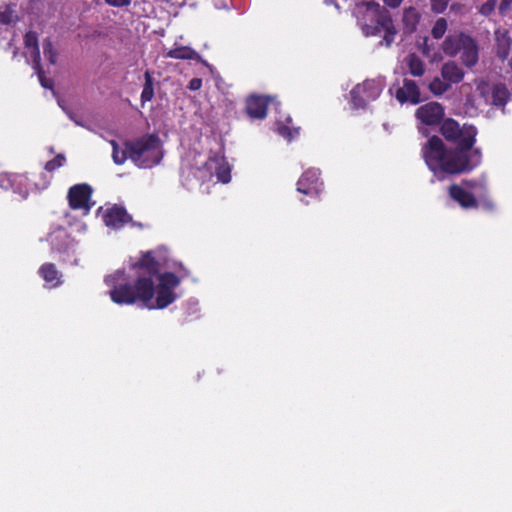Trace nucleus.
Here are the masks:
<instances>
[{
    "label": "nucleus",
    "instance_id": "44",
    "mask_svg": "<svg viewBox=\"0 0 512 512\" xmlns=\"http://www.w3.org/2000/svg\"><path fill=\"white\" fill-rule=\"evenodd\" d=\"M423 54L428 55V54H429V52H428L426 49H424V50H423Z\"/></svg>",
    "mask_w": 512,
    "mask_h": 512
},
{
    "label": "nucleus",
    "instance_id": "19",
    "mask_svg": "<svg viewBox=\"0 0 512 512\" xmlns=\"http://www.w3.org/2000/svg\"><path fill=\"white\" fill-rule=\"evenodd\" d=\"M466 36L464 33L447 36L443 42L444 53L451 57L456 56L461 51Z\"/></svg>",
    "mask_w": 512,
    "mask_h": 512
},
{
    "label": "nucleus",
    "instance_id": "28",
    "mask_svg": "<svg viewBox=\"0 0 512 512\" xmlns=\"http://www.w3.org/2000/svg\"><path fill=\"white\" fill-rule=\"evenodd\" d=\"M33 68L35 69L39 82L43 88L53 89L54 81L51 78L46 77L44 70L42 69L41 63L38 60L33 61Z\"/></svg>",
    "mask_w": 512,
    "mask_h": 512
},
{
    "label": "nucleus",
    "instance_id": "27",
    "mask_svg": "<svg viewBox=\"0 0 512 512\" xmlns=\"http://www.w3.org/2000/svg\"><path fill=\"white\" fill-rule=\"evenodd\" d=\"M110 144L113 148L112 158L115 164L122 165L127 159H130V154L127 152V147L124 146V149L121 150L115 140H111Z\"/></svg>",
    "mask_w": 512,
    "mask_h": 512
},
{
    "label": "nucleus",
    "instance_id": "35",
    "mask_svg": "<svg viewBox=\"0 0 512 512\" xmlns=\"http://www.w3.org/2000/svg\"><path fill=\"white\" fill-rule=\"evenodd\" d=\"M278 132L280 135L287 139H292L295 135L299 134V128L294 129V133L292 132L291 128L286 125H282L278 128Z\"/></svg>",
    "mask_w": 512,
    "mask_h": 512
},
{
    "label": "nucleus",
    "instance_id": "15",
    "mask_svg": "<svg viewBox=\"0 0 512 512\" xmlns=\"http://www.w3.org/2000/svg\"><path fill=\"white\" fill-rule=\"evenodd\" d=\"M448 192L450 198L464 209L477 208L479 206V202L475 196L471 192L466 191L460 185L452 184L449 187Z\"/></svg>",
    "mask_w": 512,
    "mask_h": 512
},
{
    "label": "nucleus",
    "instance_id": "2",
    "mask_svg": "<svg viewBox=\"0 0 512 512\" xmlns=\"http://www.w3.org/2000/svg\"><path fill=\"white\" fill-rule=\"evenodd\" d=\"M155 286L151 277L139 276L134 283L117 282L109 292L111 300L119 305H132L141 302L149 309H164L177 298L174 292L181 282L172 272H164L157 277Z\"/></svg>",
    "mask_w": 512,
    "mask_h": 512
},
{
    "label": "nucleus",
    "instance_id": "38",
    "mask_svg": "<svg viewBox=\"0 0 512 512\" xmlns=\"http://www.w3.org/2000/svg\"><path fill=\"white\" fill-rule=\"evenodd\" d=\"M201 87H202V79L201 78H192L189 81L188 89H190L191 91H197V90L201 89Z\"/></svg>",
    "mask_w": 512,
    "mask_h": 512
},
{
    "label": "nucleus",
    "instance_id": "32",
    "mask_svg": "<svg viewBox=\"0 0 512 512\" xmlns=\"http://www.w3.org/2000/svg\"><path fill=\"white\" fill-rule=\"evenodd\" d=\"M66 161V158L63 154H57L53 159L49 160L45 164V170L48 172H53L54 170L62 167Z\"/></svg>",
    "mask_w": 512,
    "mask_h": 512
},
{
    "label": "nucleus",
    "instance_id": "1",
    "mask_svg": "<svg viewBox=\"0 0 512 512\" xmlns=\"http://www.w3.org/2000/svg\"><path fill=\"white\" fill-rule=\"evenodd\" d=\"M440 133L455 147H448L439 136L433 135L421 148V155L435 176L470 172L481 164V149L474 148L478 134L474 125L460 126L455 119L446 118L440 124Z\"/></svg>",
    "mask_w": 512,
    "mask_h": 512
},
{
    "label": "nucleus",
    "instance_id": "39",
    "mask_svg": "<svg viewBox=\"0 0 512 512\" xmlns=\"http://www.w3.org/2000/svg\"><path fill=\"white\" fill-rule=\"evenodd\" d=\"M486 211L492 212L495 210V204L492 200L486 199L479 204Z\"/></svg>",
    "mask_w": 512,
    "mask_h": 512
},
{
    "label": "nucleus",
    "instance_id": "36",
    "mask_svg": "<svg viewBox=\"0 0 512 512\" xmlns=\"http://www.w3.org/2000/svg\"><path fill=\"white\" fill-rule=\"evenodd\" d=\"M498 9L500 15L506 16L512 9V0H501Z\"/></svg>",
    "mask_w": 512,
    "mask_h": 512
},
{
    "label": "nucleus",
    "instance_id": "17",
    "mask_svg": "<svg viewBox=\"0 0 512 512\" xmlns=\"http://www.w3.org/2000/svg\"><path fill=\"white\" fill-rule=\"evenodd\" d=\"M440 73L441 77L449 82L451 86L460 83L465 76L464 70L455 61L445 62Z\"/></svg>",
    "mask_w": 512,
    "mask_h": 512
},
{
    "label": "nucleus",
    "instance_id": "21",
    "mask_svg": "<svg viewBox=\"0 0 512 512\" xmlns=\"http://www.w3.org/2000/svg\"><path fill=\"white\" fill-rule=\"evenodd\" d=\"M492 104L497 107H504L510 97V92L506 85L497 83L492 88Z\"/></svg>",
    "mask_w": 512,
    "mask_h": 512
},
{
    "label": "nucleus",
    "instance_id": "13",
    "mask_svg": "<svg viewBox=\"0 0 512 512\" xmlns=\"http://www.w3.org/2000/svg\"><path fill=\"white\" fill-rule=\"evenodd\" d=\"M421 93L414 80L404 79L403 86L396 91V99L400 103L410 102L418 104L421 101Z\"/></svg>",
    "mask_w": 512,
    "mask_h": 512
},
{
    "label": "nucleus",
    "instance_id": "43",
    "mask_svg": "<svg viewBox=\"0 0 512 512\" xmlns=\"http://www.w3.org/2000/svg\"><path fill=\"white\" fill-rule=\"evenodd\" d=\"M463 183L472 186V184L469 181H463Z\"/></svg>",
    "mask_w": 512,
    "mask_h": 512
},
{
    "label": "nucleus",
    "instance_id": "5",
    "mask_svg": "<svg viewBox=\"0 0 512 512\" xmlns=\"http://www.w3.org/2000/svg\"><path fill=\"white\" fill-rule=\"evenodd\" d=\"M92 193L93 189L87 183L71 186L67 193L69 207L72 210H82L84 215H87L93 206V202H91Z\"/></svg>",
    "mask_w": 512,
    "mask_h": 512
},
{
    "label": "nucleus",
    "instance_id": "25",
    "mask_svg": "<svg viewBox=\"0 0 512 512\" xmlns=\"http://www.w3.org/2000/svg\"><path fill=\"white\" fill-rule=\"evenodd\" d=\"M428 88L434 96H442L444 93L451 89V85L442 77H435L429 83Z\"/></svg>",
    "mask_w": 512,
    "mask_h": 512
},
{
    "label": "nucleus",
    "instance_id": "37",
    "mask_svg": "<svg viewBox=\"0 0 512 512\" xmlns=\"http://www.w3.org/2000/svg\"><path fill=\"white\" fill-rule=\"evenodd\" d=\"M132 0H105V3L112 7H126L131 4Z\"/></svg>",
    "mask_w": 512,
    "mask_h": 512
},
{
    "label": "nucleus",
    "instance_id": "20",
    "mask_svg": "<svg viewBox=\"0 0 512 512\" xmlns=\"http://www.w3.org/2000/svg\"><path fill=\"white\" fill-rule=\"evenodd\" d=\"M166 58L178 59V60H199L200 55L194 49L189 46H178L170 49L164 54Z\"/></svg>",
    "mask_w": 512,
    "mask_h": 512
},
{
    "label": "nucleus",
    "instance_id": "22",
    "mask_svg": "<svg viewBox=\"0 0 512 512\" xmlns=\"http://www.w3.org/2000/svg\"><path fill=\"white\" fill-rule=\"evenodd\" d=\"M405 63L409 69V73L414 77H421L425 73V65L421 58L415 54L410 53L405 58Z\"/></svg>",
    "mask_w": 512,
    "mask_h": 512
},
{
    "label": "nucleus",
    "instance_id": "33",
    "mask_svg": "<svg viewBox=\"0 0 512 512\" xmlns=\"http://www.w3.org/2000/svg\"><path fill=\"white\" fill-rule=\"evenodd\" d=\"M497 0H488L479 7V13L485 17H489L495 10Z\"/></svg>",
    "mask_w": 512,
    "mask_h": 512
},
{
    "label": "nucleus",
    "instance_id": "7",
    "mask_svg": "<svg viewBox=\"0 0 512 512\" xmlns=\"http://www.w3.org/2000/svg\"><path fill=\"white\" fill-rule=\"evenodd\" d=\"M415 116L426 126H437L444 120L445 110L441 103L432 101L418 107Z\"/></svg>",
    "mask_w": 512,
    "mask_h": 512
},
{
    "label": "nucleus",
    "instance_id": "18",
    "mask_svg": "<svg viewBox=\"0 0 512 512\" xmlns=\"http://www.w3.org/2000/svg\"><path fill=\"white\" fill-rule=\"evenodd\" d=\"M39 274L51 288L58 287L62 284V274L53 263L42 264L39 268Z\"/></svg>",
    "mask_w": 512,
    "mask_h": 512
},
{
    "label": "nucleus",
    "instance_id": "14",
    "mask_svg": "<svg viewBox=\"0 0 512 512\" xmlns=\"http://www.w3.org/2000/svg\"><path fill=\"white\" fill-rule=\"evenodd\" d=\"M494 40L496 56L501 61H505L509 56L512 45V39L510 37L509 31L502 27L495 29Z\"/></svg>",
    "mask_w": 512,
    "mask_h": 512
},
{
    "label": "nucleus",
    "instance_id": "26",
    "mask_svg": "<svg viewBox=\"0 0 512 512\" xmlns=\"http://www.w3.org/2000/svg\"><path fill=\"white\" fill-rule=\"evenodd\" d=\"M24 44L27 48L33 49V61L38 60L40 61V50L38 45V35L34 31H28L24 36Z\"/></svg>",
    "mask_w": 512,
    "mask_h": 512
},
{
    "label": "nucleus",
    "instance_id": "11",
    "mask_svg": "<svg viewBox=\"0 0 512 512\" xmlns=\"http://www.w3.org/2000/svg\"><path fill=\"white\" fill-rule=\"evenodd\" d=\"M102 218L104 224L112 229H121L126 224L132 222V216L128 214L124 207L117 204L107 208Z\"/></svg>",
    "mask_w": 512,
    "mask_h": 512
},
{
    "label": "nucleus",
    "instance_id": "6",
    "mask_svg": "<svg viewBox=\"0 0 512 512\" xmlns=\"http://www.w3.org/2000/svg\"><path fill=\"white\" fill-rule=\"evenodd\" d=\"M203 167L210 178L215 175L217 180L222 183H228L231 180V169L223 150L211 152Z\"/></svg>",
    "mask_w": 512,
    "mask_h": 512
},
{
    "label": "nucleus",
    "instance_id": "41",
    "mask_svg": "<svg viewBox=\"0 0 512 512\" xmlns=\"http://www.w3.org/2000/svg\"><path fill=\"white\" fill-rule=\"evenodd\" d=\"M122 276H124V272L117 271V272L115 273V275L113 276V279H115V278H118V279H119V278H120V277H122Z\"/></svg>",
    "mask_w": 512,
    "mask_h": 512
},
{
    "label": "nucleus",
    "instance_id": "24",
    "mask_svg": "<svg viewBox=\"0 0 512 512\" xmlns=\"http://www.w3.org/2000/svg\"><path fill=\"white\" fill-rule=\"evenodd\" d=\"M144 79L145 82L140 96L142 106H144L146 102L151 101L154 97L153 77L148 70L144 73Z\"/></svg>",
    "mask_w": 512,
    "mask_h": 512
},
{
    "label": "nucleus",
    "instance_id": "31",
    "mask_svg": "<svg viewBox=\"0 0 512 512\" xmlns=\"http://www.w3.org/2000/svg\"><path fill=\"white\" fill-rule=\"evenodd\" d=\"M43 54L50 64L54 65L56 63L58 54L49 39L43 42Z\"/></svg>",
    "mask_w": 512,
    "mask_h": 512
},
{
    "label": "nucleus",
    "instance_id": "29",
    "mask_svg": "<svg viewBox=\"0 0 512 512\" xmlns=\"http://www.w3.org/2000/svg\"><path fill=\"white\" fill-rule=\"evenodd\" d=\"M17 20L18 16L11 5H6L3 10H0V25H10Z\"/></svg>",
    "mask_w": 512,
    "mask_h": 512
},
{
    "label": "nucleus",
    "instance_id": "3",
    "mask_svg": "<svg viewBox=\"0 0 512 512\" xmlns=\"http://www.w3.org/2000/svg\"><path fill=\"white\" fill-rule=\"evenodd\" d=\"M362 30L366 36H381L380 45L390 47L397 35L390 12L375 1L365 3Z\"/></svg>",
    "mask_w": 512,
    "mask_h": 512
},
{
    "label": "nucleus",
    "instance_id": "10",
    "mask_svg": "<svg viewBox=\"0 0 512 512\" xmlns=\"http://www.w3.org/2000/svg\"><path fill=\"white\" fill-rule=\"evenodd\" d=\"M379 91L374 81H364L356 85L350 92L351 101L354 107L364 108L370 99H375Z\"/></svg>",
    "mask_w": 512,
    "mask_h": 512
},
{
    "label": "nucleus",
    "instance_id": "40",
    "mask_svg": "<svg viewBox=\"0 0 512 512\" xmlns=\"http://www.w3.org/2000/svg\"><path fill=\"white\" fill-rule=\"evenodd\" d=\"M384 3L391 7V8H396L398 6H400V4L402 3L403 0H383Z\"/></svg>",
    "mask_w": 512,
    "mask_h": 512
},
{
    "label": "nucleus",
    "instance_id": "12",
    "mask_svg": "<svg viewBox=\"0 0 512 512\" xmlns=\"http://www.w3.org/2000/svg\"><path fill=\"white\" fill-rule=\"evenodd\" d=\"M271 98L269 96L251 95L246 99L245 111L252 119H264Z\"/></svg>",
    "mask_w": 512,
    "mask_h": 512
},
{
    "label": "nucleus",
    "instance_id": "4",
    "mask_svg": "<svg viewBox=\"0 0 512 512\" xmlns=\"http://www.w3.org/2000/svg\"><path fill=\"white\" fill-rule=\"evenodd\" d=\"M130 160L139 168H152L163 158L162 144L156 134H146L124 143Z\"/></svg>",
    "mask_w": 512,
    "mask_h": 512
},
{
    "label": "nucleus",
    "instance_id": "23",
    "mask_svg": "<svg viewBox=\"0 0 512 512\" xmlns=\"http://www.w3.org/2000/svg\"><path fill=\"white\" fill-rule=\"evenodd\" d=\"M419 21L420 14L414 7H409L404 10L403 24L407 32L412 33L416 31Z\"/></svg>",
    "mask_w": 512,
    "mask_h": 512
},
{
    "label": "nucleus",
    "instance_id": "30",
    "mask_svg": "<svg viewBox=\"0 0 512 512\" xmlns=\"http://www.w3.org/2000/svg\"><path fill=\"white\" fill-rule=\"evenodd\" d=\"M447 21L445 18H438L432 27L431 35L434 39H441L447 30Z\"/></svg>",
    "mask_w": 512,
    "mask_h": 512
},
{
    "label": "nucleus",
    "instance_id": "9",
    "mask_svg": "<svg viewBox=\"0 0 512 512\" xmlns=\"http://www.w3.org/2000/svg\"><path fill=\"white\" fill-rule=\"evenodd\" d=\"M320 171L318 169L306 170L297 182V191L310 197H317L321 191Z\"/></svg>",
    "mask_w": 512,
    "mask_h": 512
},
{
    "label": "nucleus",
    "instance_id": "8",
    "mask_svg": "<svg viewBox=\"0 0 512 512\" xmlns=\"http://www.w3.org/2000/svg\"><path fill=\"white\" fill-rule=\"evenodd\" d=\"M132 269L137 271V277H151L153 280L161 274V265L156 259L155 251L153 250L142 252L138 261L132 264Z\"/></svg>",
    "mask_w": 512,
    "mask_h": 512
},
{
    "label": "nucleus",
    "instance_id": "42",
    "mask_svg": "<svg viewBox=\"0 0 512 512\" xmlns=\"http://www.w3.org/2000/svg\"><path fill=\"white\" fill-rule=\"evenodd\" d=\"M419 132L423 135L427 136V129L426 128H419Z\"/></svg>",
    "mask_w": 512,
    "mask_h": 512
},
{
    "label": "nucleus",
    "instance_id": "34",
    "mask_svg": "<svg viewBox=\"0 0 512 512\" xmlns=\"http://www.w3.org/2000/svg\"><path fill=\"white\" fill-rule=\"evenodd\" d=\"M450 0H431V9L435 13H442L445 11Z\"/></svg>",
    "mask_w": 512,
    "mask_h": 512
},
{
    "label": "nucleus",
    "instance_id": "16",
    "mask_svg": "<svg viewBox=\"0 0 512 512\" xmlns=\"http://www.w3.org/2000/svg\"><path fill=\"white\" fill-rule=\"evenodd\" d=\"M460 59L466 67H473L479 59L478 45L474 38L467 35L461 49Z\"/></svg>",
    "mask_w": 512,
    "mask_h": 512
}]
</instances>
